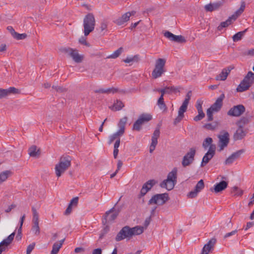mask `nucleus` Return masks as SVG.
Masks as SVG:
<instances>
[{
  "label": "nucleus",
  "mask_w": 254,
  "mask_h": 254,
  "mask_svg": "<svg viewBox=\"0 0 254 254\" xmlns=\"http://www.w3.org/2000/svg\"><path fill=\"white\" fill-rule=\"evenodd\" d=\"M143 232L144 228L141 226H136L132 228L125 226L117 235L116 241L119 242L125 239H130L133 236L140 235Z\"/></svg>",
  "instance_id": "f257e3e1"
},
{
  "label": "nucleus",
  "mask_w": 254,
  "mask_h": 254,
  "mask_svg": "<svg viewBox=\"0 0 254 254\" xmlns=\"http://www.w3.org/2000/svg\"><path fill=\"white\" fill-rule=\"evenodd\" d=\"M178 170L174 168L168 175L167 179L165 180L160 185L161 188H165L168 190H172L177 182Z\"/></svg>",
  "instance_id": "f03ea898"
},
{
  "label": "nucleus",
  "mask_w": 254,
  "mask_h": 254,
  "mask_svg": "<svg viewBox=\"0 0 254 254\" xmlns=\"http://www.w3.org/2000/svg\"><path fill=\"white\" fill-rule=\"evenodd\" d=\"M71 165V160L68 157H62L55 166V173L57 177H60Z\"/></svg>",
  "instance_id": "7ed1b4c3"
},
{
  "label": "nucleus",
  "mask_w": 254,
  "mask_h": 254,
  "mask_svg": "<svg viewBox=\"0 0 254 254\" xmlns=\"http://www.w3.org/2000/svg\"><path fill=\"white\" fill-rule=\"evenodd\" d=\"M166 60L163 58H159L155 61L154 68L153 70L151 75L153 78H157L161 77L165 72V68Z\"/></svg>",
  "instance_id": "20e7f679"
},
{
  "label": "nucleus",
  "mask_w": 254,
  "mask_h": 254,
  "mask_svg": "<svg viewBox=\"0 0 254 254\" xmlns=\"http://www.w3.org/2000/svg\"><path fill=\"white\" fill-rule=\"evenodd\" d=\"M95 25V20L92 13H89L84 17L83 20L84 34L88 36L93 31Z\"/></svg>",
  "instance_id": "39448f33"
},
{
  "label": "nucleus",
  "mask_w": 254,
  "mask_h": 254,
  "mask_svg": "<svg viewBox=\"0 0 254 254\" xmlns=\"http://www.w3.org/2000/svg\"><path fill=\"white\" fill-rule=\"evenodd\" d=\"M254 83V73L252 71H249L237 87L236 89L237 91L240 92H244L248 90Z\"/></svg>",
  "instance_id": "423d86ee"
},
{
  "label": "nucleus",
  "mask_w": 254,
  "mask_h": 254,
  "mask_svg": "<svg viewBox=\"0 0 254 254\" xmlns=\"http://www.w3.org/2000/svg\"><path fill=\"white\" fill-rule=\"evenodd\" d=\"M191 96V92L189 91L186 96L185 100L180 107L177 117L175 119L174 124H178L184 117V113L187 111L188 105Z\"/></svg>",
  "instance_id": "0eeeda50"
},
{
  "label": "nucleus",
  "mask_w": 254,
  "mask_h": 254,
  "mask_svg": "<svg viewBox=\"0 0 254 254\" xmlns=\"http://www.w3.org/2000/svg\"><path fill=\"white\" fill-rule=\"evenodd\" d=\"M168 200L169 196L168 193L157 194L152 197L149 200L148 204L149 205H154L152 207V211H154L157 208V206L155 205H162L165 203Z\"/></svg>",
  "instance_id": "6e6552de"
},
{
  "label": "nucleus",
  "mask_w": 254,
  "mask_h": 254,
  "mask_svg": "<svg viewBox=\"0 0 254 254\" xmlns=\"http://www.w3.org/2000/svg\"><path fill=\"white\" fill-rule=\"evenodd\" d=\"M218 150L222 151L226 147L229 142V134L228 132L222 131L220 134L218 135Z\"/></svg>",
  "instance_id": "1a4fd4ad"
},
{
  "label": "nucleus",
  "mask_w": 254,
  "mask_h": 254,
  "mask_svg": "<svg viewBox=\"0 0 254 254\" xmlns=\"http://www.w3.org/2000/svg\"><path fill=\"white\" fill-rule=\"evenodd\" d=\"M151 115L149 114H142L140 115L137 121L134 123L133 129L139 130L141 126L144 123L148 122L152 119Z\"/></svg>",
  "instance_id": "9d476101"
},
{
  "label": "nucleus",
  "mask_w": 254,
  "mask_h": 254,
  "mask_svg": "<svg viewBox=\"0 0 254 254\" xmlns=\"http://www.w3.org/2000/svg\"><path fill=\"white\" fill-rule=\"evenodd\" d=\"M64 52L66 55L71 57L72 60L76 63H80L84 59L83 55H80L77 50L71 48L65 49Z\"/></svg>",
  "instance_id": "9b49d317"
},
{
  "label": "nucleus",
  "mask_w": 254,
  "mask_h": 254,
  "mask_svg": "<svg viewBox=\"0 0 254 254\" xmlns=\"http://www.w3.org/2000/svg\"><path fill=\"white\" fill-rule=\"evenodd\" d=\"M119 212V210H116L114 207L107 211L104 216L105 221H103V223L106 224L113 222L117 217Z\"/></svg>",
  "instance_id": "f8f14e48"
},
{
  "label": "nucleus",
  "mask_w": 254,
  "mask_h": 254,
  "mask_svg": "<svg viewBox=\"0 0 254 254\" xmlns=\"http://www.w3.org/2000/svg\"><path fill=\"white\" fill-rule=\"evenodd\" d=\"M195 151V149L194 148H191L184 156L182 162V165L184 167L190 165L193 162Z\"/></svg>",
  "instance_id": "ddd939ff"
},
{
  "label": "nucleus",
  "mask_w": 254,
  "mask_h": 254,
  "mask_svg": "<svg viewBox=\"0 0 254 254\" xmlns=\"http://www.w3.org/2000/svg\"><path fill=\"white\" fill-rule=\"evenodd\" d=\"M164 36L172 42L179 43H184L186 42V40L184 36L182 35H175L169 31H165L164 33Z\"/></svg>",
  "instance_id": "4468645a"
},
{
  "label": "nucleus",
  "mask_w": 254,
  "mask_h": 254,
  "mask_svg": "<svg viewBox=\"0 0 254 254\" xmlns=\"http://www.w3.org/2000/svg\"><path fill=\"white\" fill-rule=\"evenodd\" d=\"M215 145H211L208 151L205 153L202 158L201 166H204L212 158L215 154Z\"/></svg>",
  "instance_id": "2eb2a0df"
},
{
  "label": "nucleus",
  "mask_w": 254,
  "mask_h": 254,
  "mask_svg": "<svg viewBox=\"0 0 254 254\" xmlns=\"http://www.w3.org/2000/svg\"><path fill=\"white\" fill-rule=\"evenodd\" d=\"M245 111V107L242 105L235 106L228 112V115L231 116L239 117Z\"/></svg>",
  "instance_id": "dca6fc26"
},
{
  "label": "nucleus",
  "mask_w": 254,
  "mask_h": 254,
  "mask_svg": "<svg viewBox=\"0 0 254 254\" xmlns=\"http://www.w3.org/2000/svg\"><path fill=\"white\" fill-rule=\"evenodd\" d=\"M204 187V183L202 180H200L196 185L193 190L190 191L187 194V196L190 198H193L197 196L198 193Z\"/></svg>",
  "instance_id": "f3484780"
},
{
  "label": "nucleus",
  "mask_w": 254,
  "mask_h": 254,
  "mask_svg": "<svg viewBox=\"0 0 254 254\" xmlns=\"http://www.w3.org/2000/svg\"><path fill=\"white\" fill-rule=\"evenodd\" d=\"M216 242V240L214 238L210 239L207 244L204 245L200 254H209L213 250Z\"/></svg>",
  "instance_id": "a211bd4d"
},
{
  "label": "nucleus",
  "mask_w": 254,
  "mask_h": 254,
  "mask_svg": "<svg viewBox=\"0 0 254 254\" xmlns=\"http://www.w3.org/2000/svg\"><path fill=\"white\" fill-rule=\"evenodd\" d=\"M244 152V151L243 149L234 152L226 159L225 164L226 165L232 164L236 160L239 158Z\"/></svg>",
  "instance_id": "6ab92c4d"
},
{
  "label": "nucleus",
  "mask_w": 254,
  "mask_h": 254,
  "mask_svg": "<svg viewBox=\"0 0 254 254\" xmlns=\"http://www.w3.org/2000/svg\"><path fill=\"white\" fill-rule=\"evenodd\" d=\"M19 93V90L13 87L7 89L0 88V99L5 98L11 94H18Z\"/></svg>",
  "instance_id": "aec40b11"
},
{
  "label": "nucleus",
  "mask_w": 254,
  "mask_h": 254,
  "mask_svg": "<svg viewBox=\"0 0 254 254\" xmlns=\"http://www.w3.org/2000/svg\"><path fill=\"white\" fill-rule=\"evenodd\" d=\"M160 136V130L159 129H156L152 136L151 138V143L150 144L149 147V152L150 153H152L155 149L156 146L157 144L158 141L157 139Z\"/></svg>",
  "instance_id": "412c9836"
},
{
  "label": "nucleus",
  "mask_w": 254,
  "mask_h": 254,
  "mask_svg": "<svg viewBox=\"0 0 254 254\" xmlns=\"http://www.w3.org/2000/svg\"><path fill=\"white\" fill-rule=\"evenodd\" d=\"M228 186V183L222 181L219 183L216 184L213 188L210 189V191L215 193H218L224 190Z\"/></svg>",
  "instance_id": "4be33fe9"
},
{
  "label": "nucleus",
  "mask_w": 254,
  "mask_h": 254,
  "mask_svg": "<svg viewBox=\"0 0 254 254\" xmlns=\"http://www.w3.org/2000/svg\"><path fill=\"white\" fill-rule=\"evenodd\" d=\"M135 13V12L134 11H132L131 12H127L124 14H123L122 17L120 18L117 19L116 20V23L119 25H121L125 23V22H127L129 20L130 17L131 15H134Z\"/></svg>",
  "instance_id": "5701e85b"
},
{
  "label": "nucleus",
  "mask_w": 254,
  "mask_h": 254,
  "mask_svg": "<svg viewBox=\"0 0 254 254\" xmlns=\"http://www.w3.org/2000/svg\"><path fill=\"white\" fill-rule=\"evenodd\" d=\"M224 97V94H221L217 99L215 103L210 107L211 109L215 112L219 111L222 106V102Z\"/></svg>",
  "instance_id": "b1692460"
},
{
  "label": "nucleus",
  "mask_w": 254,
  "mask_h": 254,
  "mask_svg": "<svg viewBox=\"0 0 254 254\" xmlns=\"http://www.w3.org/2000/svg\"><path fill=\"white\" fill-rule=\"evenodd\" d=\"M231 69L229 67L224 68L215 77L216 80L224 81L226 79L228 74L230 73Z\"/></svg>",
  "instance_id": "393cba45"
},
{
  "label": "nucleus",
  "mask_w": 254,
  "mask_h": 254,
  "mask_svg": "<svg viewBox=\"0 0 254 254\" xmlns=\"http://www.w3.org/2000/svg\"><path fill=\"white\" fill-rule=\"evenodd\" d=\"M158 92L161 93V95L158 99L157 104L160 110L162 111H165L167 109V107L164 102L163 98V96L165 94V92L164 90H158Z\"/></svg>",
  "instance_id": "a878e982"
},
{
  "label": "nucleus",
  "mask_w": 254,
  "mask_h": 254,
  "mask_svg": "<svg viewBox=\"0 0 254 254\" xmlns=\"http://www.w3.org/2000/svg\"><path fill=\"white\" fill-rule=\"evenodd\" d=\"M15 235V232H13L10 235H9L6 239H4L2 242H0V247H4V249H5V247H7L12 243V241L13 240Z\"/></svg>",
  "instance_id": "bb28decb"
},
{
  "label": "nucleus",
  "mask_w": 254,
  "mask_h": 254,
  "mask_svg": "<svg viewBox=\"0 0 254 254\" xmlns=\"http://www.w3.org/2000/svg\"><path fill=\"white\" fill-rule=\"evenodd\" d=\"M246 4L245 1H242L241 2V6L232 15L230 16L231 18L234 21L245 10Z\"/></svg>",
  "instance_id": "cd10ccee"
},
{
  "label": "nucleus",
  "mask_w": 254,
  "mask_h": 254,
  "mask_svg": "<svg viewBox=\"0 0 254 254\" xmlns=\"http://www.w3.org/2000/svg\"><path fill=\"white\" fill-rule=\"evenodd\" d=\"M246 4L245 1H242L241 2V6L232 15L230 16L231 18L234 21L245 10Z\"/></svg>",
  "instance_id": "c85d7f7f"
},
{
  "label": "nucleus",
  "mask_w": 254,
  "mask_h": 254,
  "mask_svg": "<svg viewBox=\"0 0 254 254\" xmlns=\"http://www.w3.org/2000/svg\"><path fill=\"white\" fill-rule=\"evenodd\" d=\"M246 4L245 1H242L241 2V6L232 15L230 16L231 18L234 21L245 10Z\"/></svg>",
  "instance_id": "c756f323"
},
{
  "label": "nucleus",
  "mask_w": 254,
  "mask_h": 254,
  "mask_svg": "<svg viewBox=\"0 0 254 254\" xmlns=\"http://www.w3.org/2000/svg\"><path fill=\"white\" fill-rule=\"evenodd\" d=\"M64 241V239L55 243L53 245L51 254H58L60 249L62 248Z\"/></svg>",
  "instance_id": "7c9ffc66"
},
{
  "label": "nucleus",
  "mask_w": 254,
  "mask_h": 254,
  "mask_svg": "<svg viewBox=\"0 0 254 254\" xmlns=\"http://www.w3.org/2000/svg\"><path fill=\"white\" fill-rule=\"evenodd\" d=\"M12 172L10 170H5L0 173V185L6 182L8 178L12 175Z\"/></svg>",
  "instance_id": "2f4dec72"
},
{
  "label": "nucleus",
  "mask_w": 254,
  "mask_h": 254,
  "mask_svg": "<svg viewBox=\"0 0 254 254\" xmlns=\"http://www.w3.org/2000/svg\"><path fill=\"white\" fill-rule=\"evenodd\" d=\"M28 153L31 157H38L40 154V151L36 146H32L29 148Z\"/></svg>",
  "instance_id": "473e14b6"
},
{
  "label": "nucleus",
  "mask_w": 254,
  "mask_h": 254,
  "mask_svg": "<svg viewBox=\"0 0 254 254\" xmlns=\"http://www.w3.org/2000/svg\"><path fill=\"white\" fill-rule=\"evenodd\" d=\"M245 135L246 133L243 129L241 127H240L237 129L234 134V138L235 140H240L242 139Z\"/></svg>",
  "instance_id": "72a5a7b5"
},
{
  "label": "nucleus",
  "mask_w": 254,
  "mask_h": 254,
  "mask_svg": "<svg viewBox=\"0 0 254 254\" xmlns=\"http://www.w3.org/2000/svg\"><path fill=\"white\" fill-rule=\"evenodd\" d=\"M127 121V117H124L120 120L118 124V127H119V129L118 130L119 133L124 134L125 132V125L126 124Z\"/></svg>",
  "instance_id": "f704fd0d"
},
{
  "label": "nucleus",
  "mask_w": 254,
  "mask_h": 254,
  "mask_svg": "<svg viewBox=\"0 0 254 254\" xmlns=\"http://www.w3.org/2000/svg\"><path fill=\"white\" fill-rule=\"evenodd\" d=\"M221 4L219 2L215 3H209L205 5V9L207 11H212L218 9Z\"/></svg>",
  "instance_id": "c9c22d12"
},
{
  "label": "nucleus",
  "mask_w": 254,
  "mask_h": 254,
  "mask_svg": "<svg viewBox=\"0 0 254 254\" xmlns=\"http://www.w3.org/2000/svg\"><path fill=\"white\" fill-rule=\"evenodd\" d=\"M157 91L158 90H164L166 93H176L179 92L180 91L179 88L178 87H176L174 86L171 87H166L163 89H159L156 90Z\"/></svg>",
  "instance_id": "e433bc0d"
},
{
  "label": "nucleus",
  "mask_w": 254,
  "mask_h": 254,
  "mask_svg": "<svg viewBox=\"0 0 254 254\" xmlns=\"http://www.w3.org/2000/svg\"><path fill=\"white\" fill-rule=\"evenodd\" d=\"M233 21V20L231 19L230 17H229L225 21L222 22L220 23V24L217 27L218 30H222L223 28L228 26Z\"/></svg>",
  "instance_id": "4c0bfd02"
},
{
  "label": "nucleus",
  "mask_w": 254,
  "mask_h": 254,
  "mask_svg": "<svg viewBox=\"0 0 254 254\" xmlns=\"http://www.w3.org/2000/svg\"><path fill=\"white\" fill-rule=\"evenodd\" d=\"M124 106V105L121 101H117L112 107H110V108L113 111H119L121 110Z\"/></svg>",
  "instance_id": "58836bf2"
},
{
  "label": "nucleus",
  "mask_w": 254,
  "mask_h": 254,
  "mask_svg": "<svg viewBox=\"0 0 254 254\" xmlns=\"http://www.w3.org/2000/svg\"><path fill=\"white\" fill-rule=\"evenodd\" d=\"M231 192L235 196H241L243 194V190L237 187H233Z\"/></svg>",
  "instance_id": "ea45409f"
},
{
  "label": "nucleus",
  "mask_w": 254,
  "mask_h": 254,
  "mask_svg": "<svg viewBox=\"0 0 254 254\" xmlns=\"http://www.w3.org/2000/svg\"><path fill=\"white\" fill-rule=\"evenodd\" d=\"M247 29H245L243 31L239 32L235 34L232 37L234 42H237L240 41L242 37L244 36Z\"/></svg>",
  "instance_id": "a19ab883"
},
{
  "label": "nucleus",
  "mask_w": 254,
  "mask_h": 254,
  "mask_svg": "<svg viewBox=\"0 0 254 254\" xmlns=\"http://www.w3.org/2000/svg\"><path fill=\"white\" fill-rule=\"evenodd\" d=\"M123 134H121L120 133H119V131H117L115 133L113 134L112 135H110L109 137V141L108 143L109 144H111L112 143V142L115 140L117 139L118 138H120V136H122Z\"/></svg>",
  "instance_id": "79ce46f5"
},
{
  "label": "nucleus",
  "mask_w": 254,
  "mask_h": 254,
  "mask_svg": "<svg viewBox=\"0 0 254 254\" xmlns=\"http://www.w3.org/2000/svg\"><path fill=\"white\" fill-rule=\"evenodd\" d=\"M32 211L33 213V224H39V214L38 212L34 207H32Z\"/></svg>",
  "instance_id": "37998d69"
},
{
  "label": "nucleus",
  "mask_w": 254,
  "mask_h": 254,
  "mask_svg": "<svg viewBox=\"0 0 254 254\" xmlns=\"http://www.w3.org/2000/svg\"><path fill=\"white\" fill-rule=\"evenodd\" d=\"M123 51V48L121 47L118 50L115 51L112 54L108 56L107 58L108 59H116L118 57Z\"/></svg>",
  "instance_id": "c03bdc74"
},
{
  "label": "nucleus",
  "mask_w": 254,
  "mask_h": 254,
  "mask_svg": "<svg viewBox=\"0 0 254 254\" xmlns=\"http://www.w3.org/2000/svg\"><path fill=\"white\" fill-rule=\"evenodd\" d=\"M212 142L213 140L211 137H207L205 139L202 143L203 147L205 149H206L208 147L209 148L211 145H213L212 144Z\"/></svg>",
  "instance_id": "a18cd8bd"
},
{
  "label": "nucleus",
  "mask_w": 254,
  "mask_h": 254,
  "mask_svg": "<svg viewBox=\"0 0 254 254\" xmlns=\"http://www.w3.org/2000/svg\"><path fill=\"white\" fill-rule=\"evenodd\" d=\"M137 59L138 56H134L133 57L128 56L124 60V62L126 63L129 64L137 60Z\"/></svg>",
  "instance_id": "49530a36"
},
{
  "label": "nucleus",
  "mask_w": 254,
  "mask_h": 254,
  "mask_svg": "<svg viewBox=\"0 0 254 254\" xmlns=\"http://www.w3.org/2000/svg\"><path fill=\"white\" fill-rule=\"evenodd\" d=\"M27 35L26 34H19L17 32H15L12 37L17 40L24 39L26 37Z\"/></svg>",
  "instance_id": "de8ad7c7"
},
{
  "label": "nucleus",
  "mask_w": 254,
  "mask_h": 254,
  "mask_svg": "<svg viewBox=\"0 0 254 254\" xmlns=\"http://www.w3.org/2000/svg\"><path fill=\"white\" fill-rule=\"evenodd\" d=\"M32 231L35 235H39L40 233V228L39 226V224H33Z\"/></svg>",
  "instance_id": "09e8293b"
},
{
  "label": "nucleus",
  "mask_w": 254,
  "mask_h": 254,
  "mask_svg": "<svg viewBox=\"0 0 254 254\" xmlns=\"http://www.w3.org/2000/svg\"><path fill=\"white\" fill-rule=\"evenodd\" d=\"M197 112H198V115L195 116L193 119L194 121H195L196 122L201 120L205 116V114L203 111H197Z\"/></svg>",
  "instance_id": "8fccbe9b"
},
{
  "label": "nucleus",
  "mask_w": 254,
  "mask_h": 254,
  "mask_svg": "<svg viewBox=\"0 0 254 254\" xmlns=\"http://www.w3.org/2000/svg\"><path fill=\"white\" fill-rule=\"evenodd\" d=\"M153 181H149L147 182L146 183L143 185L142 186L143 188H145L148 191L153 186Z\"/></svg>",
  "instance_id": "3c124183"
},
{
  "label": "nucleus",
  "mask_w": 254,
  "mask_h": 254,
  "mask_svg": "<svg viewBox=\"0 0 254 254\" xmlns=\"http://www.w3.org/2000/svg\"><path fill=\"white\" fill-rule=\"evenodd\" d=\"M215 112L210 108L207 110V116L208 117V120L211 121L213 120V113Z\"/></svg>",
  "instance_id": "603ef678"
},
{
  "label": "nucleus",
  "mask_w": 254,
  "mask_h": 254,
  "mask_svg": "<svg viewBox=\"0 0 254 254\" xmlns=\"http://www.w3.org/2000/svg\"><path fill=\"white\" fill-rule=\"evenodd\" d=\"M35 246V243H33L29 245L27 248L26 254H30L31 252L34 249Z\"/></svg>",
  "instance_id": "864d4df0"
},
{
  "label": "nucleus",
  "mask_w": 254,
  "mask_h": 254,
  "mask_svg": "<svg viewBox=\"0 0 254 254\" xmlns=\"http://www.w3.org/2000/svg\"><path fill=\"white\" fill-rule=\"evenodd\" d=\"M203 104V102L201 100H197L196 104V108L197 110V111H203L202 105Z\"/></svg>",
  "instance_id": "5fc2aeb1"
},
{
  "label": "nucleus",
  "mask_w": 254,
  "mask_h": 254,
  "mask_svg": "<svg viewBox=\"0 0 254 254\" xmlns=\"http://www.w3.org/2000/svg\"><path fill=\"white\" fill-rule=\"evenodd\" d=\"M78 197H74L70 200L69 204H70V205H72L73 206H76L78 203Z\"/></svg>",
  "instance_id": "6e6d98bb"
},
{
  "label": "nucleus",
  "mask_w": 254,
  "mask_h": 254,
  "mask_svg": "<svg viewBox=\"0 0 254 254\" xmlns=\"http://www.w3.org/2000/svg\"><path fill=\"white\" fill-rule=\"evenodd\" d=\"M79 42L81 44L84 45L87 47H89L90 45L87 42L86 39L84 37H81L79 39Z\"/></svg>",
  "instance_id": "4d7b16f0"
},
{
  "label": "nucleus",
  "mask_w": 254,
  "mask_h": 254,
  "mask_svg": "<svg viewBox=\"0 0 254 254\" xmlns=\"http://www.w3.org/2000/svg\"><path fill=\"white\" fill-rule=\"evenodd\" d=\"M244 54L247 56H254V49H252L246 51Z\"/></svg>",
  "instance_id": "13d9d810"
},
{
  "label": "nucleus",
  "mask_w": 254,
  "mask_h": 254,
  "mask_svg": "<svg viewBox=\"0 0 254 254\" xmlns=\"http://www.w3.org/2000/svg\"><path fill=\"white\" fill-rule=\"evenodd\" d=\"M237 233V230H235L234 231H232V232H229V233H226L225 236H224V238H228L230 236H232L233 235H235L236 233Z\"/></svg>",
  "instance_id": "bf43d9fd"
},
{
  "label": "nucleus",
  "mask_w": 254,
  "mask_h": 254,
  "mask_svg": "<svg viewBox=\"0 0 254 254\" xmlns=\"http://www.w3.org/2000/svg\"><path fill=\"white\" fill-rule=\"evenodd\" d=\"M72 205H70V204H69L67 208H66V210L65 211V215H68L71 212V211H72Z\"/></svg>",
  "instance_id": "052dcab7"
},
{
  "label": "nucleus",
  "mask_w": 254,
  "mask_h": 254,
  "mask_svg": "<svg viewBox=\"0 0 254 254\" xmlns=\"http://www.w3.org/2000/svg\"><path fill=\"white\" fill-rule=\"evenodd\" d=\"M102 251L101 249L98 248L94 249L92 252V254H102Z\"/></svg>",
  "instance_id": "680f3d73"
},
{
  "label": "nucleus",
  "mask_w": 254,
  "mask_h": 254,
  "mask_svg": "<svg viewBox=\"0 0 254 254\" xmlns=\"http://www.w3.org/2000/svg\"><path fill=\"white\" fill-rule=\"evenodd\" d=\"M120 138H119L116 140V141L114 144V148H116V149H118V148L120 146Z\"/></svg>",
  "instance_id": "e2e57ef3"
},
{
  "label": "nucleus",
  "mask_w": 254,
  "mask_h": 254,
  "mask_svg": "<svg viewBox=\"0 0 254 254\" xmlns=\"http://www.w3.org/2000/svg\"><path fill=\"white\" fill-rule=\"evenodd\" d=\"M123 165V162L121 160H119L117 163V169L116 171H119Z\"/></svg>",
  "instance_id": "0e129e2a"
},
{
  "label": "nucleus",
  "mask_w": 254,
  "mask_h": 254,
  "mask_svg": "<svg viewBox=\"0 0 254 254\" xmlns=\"http://www.w3.org/2000/svg\"><path fill=\"white\" fill-rule=\"evenodd\" d=\"M7 29L10 33L12 36H13V34H15V31L11 26H8Z\"/></svg>",
  "instance_id": "69168bd1"
},
{
  "label": "nucleus",
  "mask_w": 254,
  "mask_h": 254,
  "mask_svg": "<svg viewBox=\"0 0 254 254\" xmlns=\"http://www.w3.org/2000/svg\"><path fill=\"white\" fill-rule=\"evenodd\" d=\"M6 50V45L5 44H1L0 45V52H3Z\"/></svg>",
  "instance_id": "338daca9"
},
{
  "label": "nucleus",
  "mask_w": 254,
  "mask_h": 254,
  "mask_svg": "<svg viewBox=\"0 0 254 254\" xmlns=\"http://www.w3.org/2000/svg\"><path fill=\"white\" fill-rule=\"evenodd\" d=\"M254 225V222H250L247 223L245 230H247L250 228L252 227Z\"/></svg>",
  "instance_id": "774afa93"
}]
</instances>
